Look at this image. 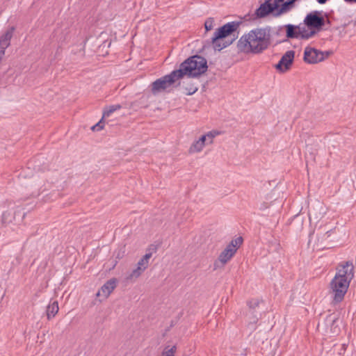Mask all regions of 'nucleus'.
<instances>
[{"label":"nucleus","instance_id":"13","mask_svg":"<svg viewBox=\"0 0 356 356\" xmlns=\"http://www.w3.org/2000/svg\"><path fill=\"white\" fill-rule=\"evenodd\" d=\"M15 30V26L10 27L0 38V48L7 49L10 44V40Z\"/></svg>","mask_w":356,"mask_h":356},{"label":"nucleus","instance_id":"17","mask_svg":"<svg viewBox=\"0 0 356 356\" xmlns=\"http://www.w3.org/2000/svg\"><path fill=\"white\" fill-rule=\"evenodd\" d=\"M204 146L198 140L193 142V143L191 145L189 152L191 153L194 152H200Z\"/></svg>","mask_w":356,"mask_h":356},{"label":"nucleus","instance_id":"2","mask_svg":"<svg viewBox=\"0 0 356 356\" xmlns=\"http://www.w3.org/2000/svg\"><path fill=\"white\" fill-rule=\"evenodd\" d=\"M270 28H256L243 35L237 42L238 52L260 54L271 43Z\"/></svg>","mask_w":356,"mask_h":356},{"label":"nucleus","instance_id":"3","mask_svg":"<svg viewBox=\"0 0 356 356\" xmlns=\"http://www.w3.org/2000/svg\"><path fill=\"white\" fill-rule=\"evenodd\" d=\"M241 24L242 21H233L224 24L216 30L213 36L208 43L212 44L215 51H221L227 47L232 44L236 38L231 40L226 38L236 32Z\"/></svg>","mask_w":356,"mask_h":356},{"label":"nucleus","instance_id":"26","mask_svg":"<svg viewBox=\"0 0 356 356\" xmlns=\"http://www.w3.org/2000/svg\"><path fill=\"white\" fill-rule=\"evenodd\" d=\"M10 216V213L8 211L3 212L2 215V222L3 223L6 222L8 220V217Z\"/></svg>","mask_w":356,"mask_h":356},{"label":"nucleus","instance_id":"11","mask_svg":"<svg viewBox=\"0 0 356 356\" xmlns=\"http://www.w3.org/2000/svg\"><path fill=\"white\" fill-rule=\"evenodd\" d=\"M117 285V280L115 278H112L108 280L98 291L96 296H99L101 294L104 296L105 298H106L110 293L115 289Z\"/></svg>","mask_w":356,"mask_h":356},{"label":"nucleus","instance_id":"25","mask_svg":"<svg viewBox=\"0 0 356 356\" xmlns=\"http://www.w3.org/2000/svg\"><path fill=\"white\" fill-rule=\"evenodd\" d=\"M148 261H145L142 258L138 261L137 264V266L140 267L143 270H145L148 266Z\"/></svg>","mask_w":356,"mask_h":356},{"label":"nucleus","instance_id":"21","mask_svg":"<svg viewBox=\"0 0 356 356\" xmlns=\"http://www.w3.org/2000/svg\"><path fill=\"white\" fill-rule=\"evenodd\" d=\"M144 270H143L140 267L137 266L136 269L132 270L131 273L129 275V278L132 279L138 277Z\"/></svg>","mask_w":356,"mask_h":356},{"label":"nucleus","instance_id":"7","mask_svg":"<svg viewBox=\"0 0 356 356\" xmlns=\"http://www.w3.org/2000/svg\"><path fill=\"white\" fill-rule=\"evenodd\" d=\"M286 30V37L289 39L300 38L302 40H308L313 37V32L310 31L311 33H307L306 31V27L299 25H293L291 24H286L284 26Z\"/></svg>","mask_w":356,"mask_h":356},{"label":"nucleus","instance_id":"24","mask_svg":"<svg viewBox=\"0 0 356 356\" xmlns=\"http://www.w3.org/2000/svg\"><path fill=\"white\" fill-rule=\"evenodd\" d=\"M184 89L186 90L185 94L187 95H191L197 90V88L193 86H191V87L188 88L186 87Z\"/></svg>","mask_w":356,"mask_h":356},{"label":"nucleus","instance_id":"31","mask_svg":"<svg viewBox=\"0 0 356 356\" xmlns=\"http://www.w3.org/2000/svg\"><path fill=\"white\" fill-rule=\"evenodd\" d=\"M346 350V347H345V344H343L341 347V349H340V352H339V355L341 354V352H344Z\"/></svg>","mask_w":356,"mask_h":356},{"label":"nucleus","instance_id":"35","mask_svg":"<svg viewBox=\"0 0 356 356\" xmlns=\"http://www.w3.org/2000/svg\"><path fill=\"white\" fill-rule=\"evenodd\" d=\"M332 232V229L328 230L326 232V234H327V236H330Z\"/></svg>","mask_w":356,"mask_h":356},{"label":"nucleus","instance_id":"1","mask_svg":"<svg viewBox=\"0 0 356 356\" xmlns=\"http://www.w3.org/2000/svg\"><path fill=\"white\" fill-rule=\"evenodd\" d=\"M207 69L206 58L199 55L190 56L180 64L179 69L153 81L150 85V90L154 95L162 92H170V88L180 86V82L176 85L175 83L184 76L197 78L204 74Z\"/></svg>","mask_w":356,"mask_h":356},{"label":"nucleus","instance_id":"12","mask_svg":"<svg viewBox=\"0 0 356 356\" xmlns=\"http://www.w3.org/2000/svg\"><path fill=\"white\" fill-rule=\"evenodd\" d=\"M260 301L258 299H252L248 302V305L250 308V312L252 315L250 318V323H256L259 320L261 314L255 311V309L259 307Z\"/></svg>","mask_w":356,"mask_h":356},{"label":"nucleus","instance_id":"9","mask_svg":"<svg viewBox=\"0 0 356 356\" xmlns=\"http://www.w3.org/2000/svg\"><path fill=\"white\" fill-rule=\"evenodd\" d=\"M295 58V51L293 50L287 51L280 58L279 62L275 65V68L280 73H284L289 71L293 63Z\"/></svg>","mask_w":356,"mask_h":356},{"label":"nucleus","instance_id":"37","mask_svg":"<svg viewBox=\"0 0 356 356\" xmlns=\"http://www.w3.org/2000/svg\"><path fill=\"white\" fill-rule=\"evenodd\" d=\"M353 23L354 26H356V19Z\"/></svg>","mask_w":356,"mask_h":356},{"label":"nucleus","instance_id":"38","mask_svg":"<svg viewBox=\"0 0 356 356\" xmlns=\"http://www.w3.org/2000/svg\"><path fill=\"white\" fill-rule=\"evenodd\" d=\"M309 219L311 220V218H312V216H311V213H309Z\"/></svg>","mask_w":356,"mask_h":356},{"label":"nucleus","instance_id":"28","mask_svg":"<svg viewBox=\"0 0 356 356\" xmlns=\"http://www.w3.org/2000/svg\"><path fill=\"white\" fill-rule=\"evenodd\" d=\"M152 253L151 252H147L146 253L143 257L142 259L143 260H145V261H148L149 262V259L152 257Z\"/></svg>","mask_w":356,"mask_h":356},{"label":"nucleus","instance_id":"18","mask_svg":"<svg viewBox=\"0 0 356 356\" xmlns=\"http://www.w3.org/2000/svg\"><path fill=\"white\" fill-rule=\"evenodd\" d=\"M177 350V346H173L172 347L170 348L169 346H166L163 351L162 352V354L161 356H175V353Z\"/></svg>","mask_w":356,"mask_h":356},{"label":"nucleus","instance_id":"23","mask_svg":"<svg viewBox=\"0 0 356 356\" xmlns=\"http://www.w3.org/2000/svg\"><path fill=\"white\" fill-rule=\"evenodd\" d=\"M218 134L217 131H209L205 136H207L208 143L211 144L213 143V138Z\"/></svg>","mask_w":356,"mask_h":356},{"label":"nucleus","instance_id":"4","mask_svg":"<svg viewBox=\"0 0 356 356\" xmlns=\"http://www.w3.org/2000/svg\"><path fill=\"white\" fill-rule=\"evenodd\" d=\"M303 22V26L306 27L307 33H310L309 32L312 31L313 37L322 30L327 29V28H324L325 19L323 15V11L313 10L307 13Z\"/></svg>","mask_w":356,"mask_h":356},{"label":"nucleus","instance_id":"6","mask_svg":"<svg viewBox=\"0 0 356 356\" xmlns=\"http://www.w3.org/2000/svg\"><path fill=\"white\" fill-rule=\"evenodd\" d=\"M332 54L331 51H323L314 47L307 46L304 50L303 60L307 64H316L323 61Z\"/></svg>","mask_w":356,"mask_h":356},{"label":"nucleus","instance_id":"5","mask_svg":"<svg viewBox=\"0 0 356 356\" xmlns=\"http://www.w3.org/2000/svg\"><path fill=\"white\" fill-rule=\"evenodd\" d=\"M350 282L346 281V279H339V277H334L330 282V289L333 294L334 304L341 302L346 293Z\"/></svg>","mask_w":356,"mask_h":356},{"label":"nucleus","instance_id":"27","mask_svg":"<svg viewBox=\"0 0 356 356\" xmlns=\"http://www.w3.org/2000/svg\"><path fill=\"white\" fill-rule=\"evenodd\" d=\"M346 24H343L342 27H337L336 29L337 30H339V35L341 36H343L344 34H345V28L346 26Z\"/></svg>","mask_w":356,"mask_h":356},{"label":"nucleus","instance_id":"14","mask_svg":"<svg viewBox=\"0 0 356 356\" xmlns=\"http://www.w3.org/2000/svg\"><path fill=\"white\" fill-rule=\"evenodd\" d=\"M338 320V316L334 314L328 315L325 318L326 325H330V332L334 334H337L340 332V328L337 324Z\"/></svg>","mask_w":356,"mask_h":356},{"label":"nucleus","instance_id":"15","mask_svg":"<svg viewBox=\"0 0 356 356\" xmlns=\"http://www.w3.org/2000/svg\"><path fill=\"white\" fill-rule=\"evenodd\" d=\"M58 303L57 301H54L47 307V316L48 320L54 318L58 312Z\"/></svg>","mask_w":356,"mask_h":356},{"label":"nucleus","instance_id":"29","mask_svg":"<svg viewBox=\"0 0 356 356\" xmlns=\"http://www.w3.org/2000/svg\"><path fill=\"white\" fill-rule=\"evenodd\" d=\"M202 145L204 146L206 144V142L208 141L207 136L205 135L202 136L199 140H198Z\"/></svg>","mask_w":356,"mask_h":356},{"label":"nucleus","instance_id":"36","mask_svg":"<svg viewBox=\"0 0 356 356\" xmlns=\"http://www.w3.org/2000/svg\"><path fill=\"white\" fill-rule=\"evenodd\" d=\"M326 24L330 25V21L329 19L325 20V25Z\"/></svg>","mask_w":356,"mask_h":356},{"label":"nucleus","instance_id":"20","mask_svg":"<svg viewBox=\"0 0 356 356\" xmlns=\"http://www.w3.org/2000/svg\"><path fill=\"white\" fill-rule=\"evenodd\" d=\"M144 270H143L140 267L137 266L136 269L132 270L131 273L129 275V278L132 279L138 277Z\"/></svg>","mask_w":356,"mask_h":356},{"label":"nucleus","instance_id":"8","mask_svg":"<svg viewBox=\"0 0 356 356\" xmlns=\"http://www.w3.org/2000/svg\"><path fill=\"white\" fill-rule=\"evenodd\" d=\"M243 241V239L241 236L232 239L225 249L220 254L218 260L222 265L227 263L235 254L237 249L242 244Z\"/></svg>","mask_w":356,"mask_h":356},{"label":"nucleus","instance_id":"16","mask_svg":"<svg viewBox=\"0 0 356 356\" xmlns=\"http://www.w3.org/2000/svg\"><path fill=\"white\" fill-rule=\"evenodd\" d=\"M122 108L120 104L111 105L108 107L104 108L103 111V118H107L111 115L113 112L120 110Z\"/></svg>","mask_w":356,"mask_h":356},{"label":"nucleus","instance_id":"32","mask_svg":"<svg viewBox=\"0 0 356 356\" xmlns=\"http://www.w3.org/2000/svg\"><path fill=\"white\" fill-rule=\"evenodd\" d=\"M317 2L320 4H324L328 0H316Z\"/></svg>","mask_w":356,"mask_h":356},{"label":"nucleus","instance_id":"34","mask_svg":"<svg viewBox=\"0 0 356 356\" xmlns=\"http://www.w3.org/2000/svg\"><path fill=\"white\" fill-rule=\"evenodd\" d=\"M346 3H356V0H344Z\"/></svg>","mask_w":356,"mask_h":356},{"label":"nucleus","instance_id":"33","mask_svg":"<svg viewBox=\"0 0 356 356\" xmlns=\"http://www.w3.org/2000/svg\"><path fill=\"white\" fill-rule=\"evenodd\" d=\"M151 250L155 252L156 250V247L155 245H152L150 246L149 250Z\"/></svg>","mask_w":356,"mask_h":356},{"label":"nucleus","instance_id":"10","mask_svg":"<svg viewBox=\"0 0 356 356\" xmlns=\"http://www.w3.org/2000/svg\"><path fill=\"white\" fill-rule=\"evenodd\" d=\"M337 272L334 277H339V279H346L350 282L354 277V266L350 261H346L339 264Z\"/></svg>","mask_w":356,"mask_h":356},{"label":"nucleus","instance_id":"19","mask_svg":"<svg viewBox=\"0 0 356 356\" xmlns=\"http://www.w3.org/2000/svg\"><path fill=\"white\" fill-rule=\"evenodd\" d=\"M214 23V19L212 17L208 18L204 22V28L206 32H208L213 29Z\"/></svg>","mask_w":356,"mask_h":356},{"label":"nucleus","instance_id":"39","mask_svg":"<svg viewBox=\"0 0 356 356\" xmlns=\"http://www.w3.org/2000/svg\"><path fill=\"white\" fill-rule=\"evenodd\" d=\"M247 17H248V16H247V15H245V16L244 17V19H247Z\"/></svg>","mask_w":356,"mask_h":356},{"label":"nucleus","instance_id":"22","mask_svg":"<svg viewBox=\"0 0 356 356\" xmlns=\"http://www.w3.org/2000/svg\"><path fill=\"white\" fill-rule=\"evenodd\" d=\"M104 128V118L102 117L100 121H99L96 124L93 125L91 127L92 131H99Z\"/></svg>","mask_w":356,"mask_h":356},{"label":"nucleus","instance_id":"30","mask_svg":"<svg viewBox=\"0 0 356 356\" xmlns=\"http://www.w3.org/2000/svg\"><path fill=\"white\" fill-rule=\"evenodd\" d=\"M6 49H1L0 48V62L2 60L4 55H5V51Z\"/></svg>","mask_w":356,"mask_h":356}]
</instances>
